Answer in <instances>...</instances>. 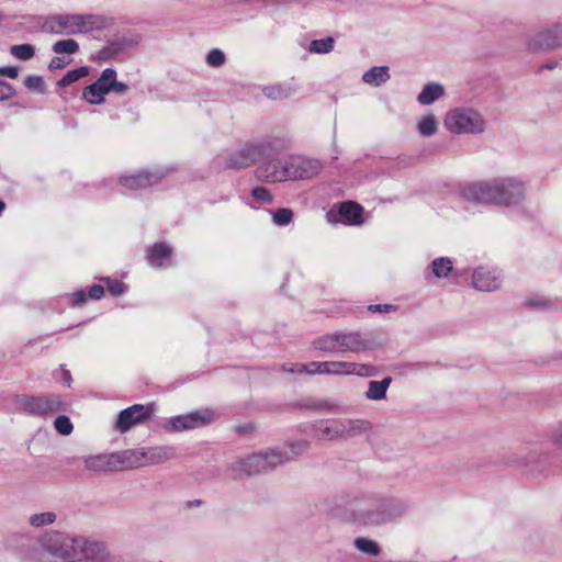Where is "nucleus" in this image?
<instances>
[{"label": "nucleus", "mask_w": 562, "mask_h": 562, "mask_svg": "<svg viewBox=\"0 0 562 562\" xmlns=\"http://www.w3.org/2000/svg\"><path fill=\"white\" fill-rule=\"evenodd\" d=\"M461 194L467 201L484 204L512 205L522 199V190L519 186L510 184L504 188L491 186L485 181L470 183L462 189Z\"/></svg>", "instance_id": "nucleus-1"}, {"label": "nucleus", "mask_w": 562, "mask_h": 562, "mask_svg": "<svg viewBox=\"0 0 562 562\" xmlns=\"http://www.w3.org/2000/svg\"><path fill=\"white\" fill-rule=\"evenodd\" d=\"M78 538L49 532L40 540L41 550L32 555L33 562H76Z\"/></svg>", "instance_id": "nucleus-2"}, {"label": "nucleus", "mask_w": 562, "mask_h": 562, "mask_svg": "<svg viewBox=\"0 0 562 562\" xmlns=\"http://www.w3.org/2000/svg\"><path fill=\"white\" fill-rule=\"evenodd\" d=\"M316 350L337 352H360L371 348V345L361 338L359 333H335L326 334L313 340Z\"/></svg>", "instance_id": "nucleus-3"}, {"label": "nucleus", "mask_w": 562, "mask_h": 562, "mask_svg": "<svg viewBox=\"0 0 562 562\" xmlns=\"http://www.w3.org/2000/svg\"><path fill=\"white\" fill-rule=\"evenodd\" d=\"M443 125L454 134H481L485 131L483 116L471 108H456L448 111Z\"/></svg>", "instance_id": "nucleus-4"}, {"label": "nucleus", "mask_w": 562, "mask_h": 562, "mask_svg": "<svg viewBox=\"0 0 562 562\" xmlns=\"http://www.w3.org/2000/svg\"><path fill=\"white\" fill-rule=\"evenodd\" d=\"M274 173L284 176H316L322 171V165L316 159L301 155H290L278 160Z\"/></svg>", "instance_id": "nucleus-5"}, {"label": "nucleus", "mask_w": 562, "mask_h": 562, "mask_svg": "<svg viewBox=\"0 0 562 562\" xmlns=\"http://www.w3.org/2000/svg\"><path fill=\"white\" fill-rule=\"evenodd\" d=\"M21 411L34 416H46L63 408V402L56 394L43 396H22L18 400Z\"/></svg>", "instance_id": "nucleus-6"}, {"label": "nucleus", "mask_w": 562, "mask_h": 562, "mask_svg": "<svg viewBox=\"0 0 562 562\" xmlns=\"http://www.w3.org/2000/svg\"><path fill=\"white\" fill-rule=\"evenodd\" d=\"M290 458L277 450L254 453L244 459L243 470L251 475L259 474L274 469L277 465L288 461Z\"/></svg>", "instance_id": "nucleus-7"}, {"label": "nucleus", "mask_w": 562, "mask_h": 562, "mask_svg": "<svg viewBox=\"0 0 562 562\" xmlns=\"http://www.w3.org/2000/svg\"><path fill=\"white\" fill-rule=\"evenodd\" d=\"M155 411V404L147 405L134 404L120 412L115 422V429L124 434L134 426L142 424L150 418Z\"/></svg>", "instance_id": "nucleus-8"}, {"label": "nucleus", "mask_w": 562, "mask_h": 562, "mask_svg": "<svg viewBox=\"0 0 562 562\" xmlns=\"http://www.w3.org/2000/svg\"><path fill=\"white\" fill-rule=\"evenodd\" d=\"M270 153L269 143L247 144L227 161V166L233 169L245 168L268 157Z\"/></svg>", "instance_id": "nucleus-9"}, {"label": "nucleus", "mask_w": 562, "mask_h": 562, "mask_svg": "<svg viewBox=\"0 0 562 562\" xmlns=\"http://www.w3.org/2000/svg\"><path fill=\"white\" fill-rule=\"evenodd\" d=\"M113 74V68H105L95 82L87 86L82 90V98L90 104H102L104 102V95L111 92Z\"/></svg>", "instance_id": "nucleus-10"}, {"label": "nucleus", "mask_w": 562, "mask_h": 562, "mask_svg": "<svg viewBox=\"0 0 562 562\" xmlns=\"http://www.w3.org/2000/svg\"><path fill=\"white\" fill-rule=\"evenodd\" d=\"M322 374H357L360 376H373L376 369L370 364H358L346 361H324Z\"/></svg>", "instance_id": "nucleus-11"}, {"label": "nucleus", "mask_w": 562, "mask_h": 562, "mask_svg": "<svg viewBox=\"0 0 562 562\" xmlns=\"http://www.w3.org/2000/svg\"><path fill=\"white\" fill-rule=\"evenodd\" d=\"M85 464L88 470L94 472L124 471L122 451L89 457L85 460Z\"/></svg>", "instance_id": "nucleus-12"}, {"label": "nucleus", "mask_w": 562, "mask_h": 562, "mask_svg": "<svg viewBox=\"0 0 562 562\" xmlns=\"http://www.w3.org/2000/svg\"><path fill=\"white\" fill-rule=\"evenodd\" d=\"M529 47L533 50H543L562 46V25L547 29L529 41Z\"/></svg>", "instance_id": "nucleus-13"}, {"label": "nucleus", "mask_w": 562, "mask_h": 562, "mask_svg": "<svg viewBox=\"0 0 562 562\" xmlns=\"http://www.w3.org/2000/svg\"><path fill=\"white\" fill-rule=\"evenodd\" d=\"M74 13L53 14L48 16L43 24V29L53 34H76V23Z\"/></svg>", "instance_id": "nucleus-14"}, {"label": "nucleus", "mask_w": 562, "mask_h": 562, "mask_svg": "<svg viewBox=\"0 0 562 562\" xmlns=\"http://www.w3.org/2000/svg\"><path fill=\"white\" fill-rule=\"evenodd\" d=\"M76 23V34L90 33L93 31H101L108 27L112 20L100 14H80L74 13Z\"/></svg>", "instance_id": "nucleus-15"}, {"label": "nucleus", "mask_w": 562, "mask_h": 562, "mask_svg": "<svg viewBox=\"0 0 562 562\" xmlns=\"http://www.w3.org/2000/svg\"><path fill=\"white\" fill-rule=\"evenodd\" d=\"M213 414L209 411L194 412L188 415L177 416L171 418L170 424L173 430L181 431L184 429H192L201 425L210 423Z\"/></svg>", "instance_id": "nucleus-16"}, {"label": "nucleus", "mask_w": 562, "mask_h": 562, "mask_svg": "<svg viewBox=\"0 0 562 562\" xmlns=\"http://www.w3.org/2000/svg\"><path fill=\"white\" fill-rule=\"evenodd\" d=\"M76 562H98L105 557L104 547L98 542L87 541L85 538H78Z\"/></svg>", "instance_id": "nucleus-17"}, {"label": "nucleus", "mask_w": 562, "mask_h": 562, "mask_svg": "<svg viewBox=\"0 0 562 562\" xmlns=\"http://www.w3.org/2000/svg\"><path fill=\"white\" fill-rule=\"evenodd\" d=\"M472 283L479 291H494L501 284V277L496 271L480 268L474 271Z\"/></svg>", "instance_id": "nucleus-18"}, {"label": "nucleus", "mask_w": 562, "mask_h": 562, "mask_svg": "<svg viewBox=\"0 0 562 562\" xmlns=\"http://www.w3.org/2000/svg\"><path fill=\"white\" fill-rule=\"evenodd\" d=\"M124 470L151 465L149 448L128 449L122 451Z\"/></svg>", "instance_id": "nucleus-19"}, {"label": "nucleus", "mask_w": 562, "mask_h": 562, "mask_svg": "<svg viewBox=\"0 0 562 562\" xmlns=\"http://www.w3.org/2000/svg\"><path fill=\"white\" fill-rule=\"evenodd\" d=\"M315 437L318 439L336 440L344 439L341 419H330L315 428Z\"/></svg>", "instance_id": "nucleus-20"}, {"label": "nucleus", "mask_w": 562, "mask_h": 562, "mask_svg": "<svg viewBox=\"0 0 562 562\" xmlns=\"http://www.w3.org/2000/svg\"><path fill=\"white\" fill-rule=\"evenodd\" d=\"M344 222L349 225H360L363 223V207L353 201L342 202L338 210Z\"/></svg>", "instance_id": "nucleus-21"}, {"label": "nucleus", "mask_w": 562, "mask_h": 562, "mask_svg": "<svg viewBox=\"0 0 562 562\" xmlns=\"http://www.w3.org/2000/svg\"><path fill=\"white\" fill-rule=\"evenodd\" d=\"M172 249L164 243H156L147 249L146 259L153 267H161L171 257Z\"/></svg>", "instance_id": "nucleus-22"}, {"label": "nucleus", "mask_w": 562, "mask_h": 562, "mask_svg": "<svg viewBox=\"0 0 562 562\" xmlns=\"http://www.w3.org/2000/svg\"><path fill=\"white\" fill-rule=\"evenodd\" d=\"M390 79L389 68L386 66H374L362 76V80L371 86L379 87Z\"/></svg>", "instance_id": "nucleus-23"}, {"label": "nucleus", "mask_w": 562, "mask_h": 562, "mask_svg": "<svg viewBox=\"0 0 562 562\" xmlns=\"http://www.w3.org/2000/svg\"><path fill=\"white\" fill-rule=\"evenodd\" d=\"M392 382L391 376H386L381 381H370L368 391L366 393L367 398L372 401H380L385 398L386 390Z\"/></svg>", "instance_id": "nucleus-24"}, {"label": "nucleus", "mask_w": 562, "mask_h": 562, "mask_svg": "<svg viewBox=\"0 0 562 562\" xmlns=\"http://www.w3.org/2000/svg\"><path fill=\"white\" fill-rule=\"evenodd\" d=\"M341 424L344 428V439L351 438L371 428L370 423L363 419H341Z\"/></svg>", "instance_id": "nucleus-25"}, {"label": "nucleus", "mask_w": 562, "mask_h": 562, "mask_svg": "<svg viewBox=\"0 0 562 562\" xmlns=\"http://www.w3.org/2000/svg\"><path fill=\"white\" fill-rule=\"evenodd\" d=\"M443 87L439 83H429L418 94V102L424 105L434 103L443 95Z\"/></svg>", "instance_id": "nucleus-26"}, {"label": "nucleus", "mask_w": 562, "mask_h": 562, "mask_svg": "<svg viewBox=\"0 0 562 562\" xmlns=\"http://www.w3.org/2000/svg\"><path fill=\"white\" fill-rule=\"evenodd\" d=\"M176 457L175 448L170 446H160V447H150L149 448V459L151 461V465L159 464L171 460Z\"/></svg>", "instance_id": "nucleus-27"}, {"label": "nucleus", "mask_w": 562, "mask_h": 562, "mask_svg": "<svg viewBox=\"0 0 562 562\" xmlns=\"http://www.w3.org/2000/svg\"><path fill=\"white\" fill-rule=\"evenodd\" d=\"M262 92L267 98L273 101H280L289 98L294 90L290 86L274 85L263 87Z\"/></svg>", "instance_id": "nucleus-28"}, {"label": "nucleus", "mask_w": 562, "mask_h": 562, "mask_svg": "<svg viewBox=\"0 0 562 562\" xmlns=\"http://www.w3.org/2000/svg\"><path fill=\"white\" fill-rule=\"evenodd\" d=\"M417 131L422 136H432L438 131V122L432 114L426 115L420 119L417 124Z\"/></svg>", "instance_id": "nucleus-29"}, {"label": "nucleus", "mask_w": 562, "mask_h": 562, "mask_svg": "<svg viewBox=\"0 0 562 562\" xmlns=\"http://www.w3.org/2000/svg\"><path fill=\"white\" fill-rule=\"evenodd\" d=\"M53 52L59 54H76L79 50V44L72 38L57 41L53 47Z\"/></svg>", "instance_id": "nucleus-30"}, {"label": "nucleus", "mask_w": 562, "mask_h": 562, "mask_svg": "<svg viewBox=\"0 0 562 562\" xmlns=\"http://www.w3.org/2000/svg\"><path fill=\"white\" fill-rule=\"evenodd\" d=\"M431 270L437 278H446L452 271V261L447 257L437 258L431 263Z\"/></svg>", "instance_id": "nucleus-31"}, {"label": "nucleus", "mask_w": 562, "mask_h": 562, "mask_svg": "<svg viewBox=\"0 0 562 562\" xmlns=\"http://www.w3.org/2000/svg\"><path fill=\"white\" fill-rule=\"evenodd\" d=\"M88 74H89V68L86 66H82V67H79L76 69H71L58 81V86L67 87L71 83L78 81L79 79L88 76Z\"/></svg>", "instance_id": "nucleus-32"}, {"label": "nucleus", "mask_w": 562, "mask_h": 562, "mask_svg": "<svg viewBox=\"0 0 562 562\" xmlns=\"http://www.w3.org/2000/svg\"><path fill=\"white\" fill-rule=\"evenodd\" d=\"M10 53L20 60H29L34 57L35 49L31 44H20L11 46Z\"/></svg>", "instance_id": "nucleus-33"}, {"label": "nucleus", "mask_w": 562, "mask_h": 562, "mask_svg": "<svg viewBox=\"0 0 562 562\" xmlns=\"http://www.w3.org/2000/svg\"><path fill=\"white\" fill-rule=\"evenodd\" d=\"M334 45L333 37H325L321 40H314L310 44V52L316 54H326L331 52Z\"/></svg>", "instance_id": "nucleus-34"}, {"label": "nucleus", "mask_w": 562, "mask_h": 562, "mask_svg": "<svg viewBox=\"0 0 562 562\" xmlns=\"http://www.w3.org/2000/svg\"><path fill=\"white\" fill-rule=\"evenodd\" d=\"M150 178H119V184L125 190H137L151 184Z\"/></svg>", "instance_id": "nucleus-35"}, {"label": "nucleus", "mask_w": 562, "mask_h": 562, "mask_svg": "<svg viewBox=\"0 0 562 562\" xmlns=\"http://www.w3.org/2000/svg\"><path fill=\"white\" fill-rule=\"evenodd\" d=\"M355 546L361 552L372 557L378 555L380 552L378 543L366 538H357L355 540Z\"/></svg>", "instance_id": "nucleus-36"}, {"label": "nucleus", "mask_w": 562, "mask_h": 562, "mask_svg": "<svg viewBox=\"0 0 562 562\" xmlns=\"http://www.w3.org/2000/svg\"><path fill=\"white\" fill-rule=\"evenodd\" d=\"M56 515L52 512L34 514L30 517V524L34 527H43L55 521Z\"/></svg>", "instance_id": "nucleus-37"}, {"label": "nucleus", "mask_w": 562, "mask_h": 562, "mask_svg": "<svg viewBox=\"0 0 562 562\" xmlns=\"http://www.w3.org/2000/svg\"><path fill=\"white\" fill-rule=\"evenodd\" d=\"M54 426H55L56 430L63 436L70 435L74 429V426H72L70 419L65 415L57 416L54 422Z\"/></svg>", "instance_id": "nucleus-38"}, {"label": "nucleus", "mask_w": 562, "mask_h": 562, "mask_svg": "<svg viewBox=\"0 0 562 562\" xmlns=\"http://www.w3.org/2000/svg\"><path fill=\"white\" fill-rule=\"evenodd\" d=\"M225 54L218 48L211 49L206 55V63L211 67L218 68L225 64Z\"/></svg>", "instance_id": "nucleus-39"}, {"label": "nucleus", "mask_w": 562, "mask_h": 562, "mask_svg": "<svg viewBox=\"0 0 562 562\" xmlns=\"http://www.w3.org/2000/svg\"><path fill=\"white\" fill-rule=\"evenodd\" d=\"M293 218V212L290 209H278L273 213V222L277 225H288Z\"/></svg>", "instance_id": "nucleus-40"}, {"label": "nucleus", "mask_w": 562, "mask_h": 562, "mask_svg": "<svg viewBox=\"0 0 562 562\" xmlns=\"http://www.w3.org/2000/svg\"><path fill=\"white\" fill-rule=\"evenodd\" d=\"M24 85L29 90H35L43 92L45 89L44 80L41 76L31 75L27 76L24 80Z\"/></svg>", "instance_id": "nucleus-41"}, {"label": "nucleus", "mask_w": 562, "mask_h": 562, "mask_svg": "<svg viewBox=\"0 0 562 562\" xmlns=\"http://www.w3.org/2000/svg\"><path fill=\"white\" fill-rule=\"evenodd\" d=\"M324 362L313 361L307 364H300L297 372L308 374H322Z\"/></svg>", "instance_id": "nucleus-42"}, {"label": "nucleus", "mask_w": 562, "mask_h": 562, "mask_svg": "<svg viewBox=\"0 0 562 562\" xmlns=\"http://www.w3.org/2000/svg\"><path fill=\"white\" fill-rule=\"evenodd\" d=\"M15 95V89L12 85L0 80V101H5Z\"/></svg>", "instance_id": "nucleus-43"}, {"label": "nucleus", "mask_w": 562, "mask_h": 562, "mask_svg": "<svg viewBox=\"0 0 562 562\" xmlns=\"http://www.w3.org/2000/svg\"><path fill=\"white\" fill-rule=\"evenodd\" d=\"M252 196L262 203L272 202V196L266 188L257 187L251 192Z\"/></svg>", "instance_id": "nucleus-44"}, {"label": "nucleus", "mask_w": 562, "mask_h": 562, "mask_svg": "<svg viewBox=\"0 0 562 562\" xmlns=\"http://www.w3.org/2000/svg\"><path fill=\"white\" fill-rule=\"evenodd\" d=\"M368 310L372 313H391L396 311V306L392 304H372Z\"/></svg>", "instance_id": "nucleus-45"}, {"label": "nucleus", "mask_w": 562, "mask_h": 562, "mask_svg": "<svg viewBox=\"0 0 562 562\" xmlns=\"http://www.w3.org/2000/svg\"><path fill=\"white\" fill-rule=\"evenodd\" d=\"M128 91V86L124 82L116 80V71L114 70L113 74V85H111V92L117 93V94H124Z\"/></svg>", "instance_id": "nucleus-46"}, {"label": "nucleus", "mask_w": 562, "mask_h": 562, "mask_svg": "<svg viewBox=\"0 0 562 562\" xmlns=\"http://www.w3.org/2000/svg\"><path fill=\"white\" fill-rule=\"evenodd\" d=\"M70 63V59L66 60L65 58L63 57H53L52 60L49 61V65H48V68L50 70H57V69H63L64 67H66L68 64Z\"/></svg>", "instance_id": "nucleus-47"}, {"label": "nucleus", "mask_w": 562, "mask_h": 562, "mask_svg": "<svg viewBox=\"0 0 562 562\" xmlns=\"http://www.w3.org/2000/svg\"><path fill=\"white\" fill-rule=\"evenodd\" d=\"M104 289L100 284H93L88 290V297L91 300H99L103 296Z\"/></svg>", "instance_id": "nucleus-48"}, {"label": "nucleus", "mask_w": 562, "mask_h": 562, "mask_svg": "<svg viewBox=\"0 0 562 562\" xmlns=\"http://www.w3.org/2000/svg\"><path fill=\"white\" fill-rule=\"evenodd\" d=\"M315 408L325 413H336L338 411V406L336 404L329 403L327 401L317 403Z\"/></svg>", "instance_id": "nucleus-49"}, {"label": "nucleus", "mask_w": 562, "mask_h": 562, "mask_svg": "<svg viewBox=\"0 0 562 562\" xmlns=\"http://www.w3.org/2000/svg\"><path fill=\"white\" fill-rule=\"evenodd\" d=\"M19 75L18 68L14 66H2L0 67V76H4L8 78H16Z\"/></svg>", "instance_id": "nucleus-50"}, {"label": "nucleus", "mask_w": 562, "mask_h": 562, "mask_svg": "<svg viewBox=\"0 0 562 562\" xmlns=\"http://www.w3.org/2000/svg\"><path fill=\"white\" fill-rule=\"evenodd\" d=\"M71 296L74 305H81L89 299L85 290L76 291Z\"/></svg>", "instance_id": "nucleus-51"}, {"label": "nucleus", "mask_w": 562, "mask_h": 562, "mask_svg": "<svg viewBox=\"0 0 562 562\" xmlns=\"http://www.w3.org/2000/svg\"><path fill=\"white\" fill-rule=\"evenodd\" d=\"M109 291L114 295H120L124 292V285L121 282H115L109 285Z\"/></svg>", "instance_id": "nucleus-52"}, {"label": "nucleus", "mask_w": 562, "mask_h": 562, "mask_svg": "<svg viewBox=\"0 0 562 562\" xmlns=\"http://www.w3.org/2000/svg\"><path fill=\"white\" fill-rule=\"evenodd\" d=\"M552 441L560 448H562V427L555 430L552 435Z\"/></svg>", "instance_id": "nucleus-53"}, {"label": "nucleus", "mask_w": 562, "mask_h": 562, "mask_svg": "<svg viewBox=\"0 0 562 562\" xmlns=\"http://www.w3.org/2000/svg\"><path fill=\"white\" fill-rule=\"evenodd\" d=\"M291 447L294 448V445H291ZM295 447L299 448V451H296L295 453H300V452L304 451L307 448V442L306 441H301V442L296 443Z\"/></svg>", "instance_id": "nucleus-54"}, {"label": "nucleus", "mask_w": 562, "mask_h": 562, "mask_svg": "<svg viewBox=\"0 0 562 562\" xmlns=\"http://www.w3.org/2000/svg\"><path fill=\"white\" fill-rule=\"evenodd\" d=\"M202 504V501L201 499H194V501H189L187 502V506L188 507H192V506H200Z\"/></svg>", "instance_id": "nucleus-55"}, {"label": "nucleus", "mask_w": 562, "mask_h": 562, "mask_svg": "<svg viewBox=\"0 0 562 562\" xmlns=\"http://www.w3.org/2000/svg\"><path fill=\"white\" fill-rule=\"evenodd\" d=\"M530 305L531 306H546V303L532 300V301H530Z\"/></svg>", "instance_id": "nucleus-56"}, {"label": "nucleus", "mask_w": 562, "mask_h": 562, "mask_svg": "<svg viewBox=\"0 0 562 562\" xmlns=\"http://www.w3.org/2000/svg\"><path fill=\"white\" fill-rule=\"evenodd\" d=\"M64 376H65V381L69 384V382L71 380L69 372L65 371Z\"/></svg>", "instance_id": "nucleus-57"}, {"label": "nucleus", "mask_w": 562, "mask_h": 562, "mask_svg": "<svg viewBox=\"0 0 562 562\" xmlns=\"http://www.w3.org/2000/svg\"><path fill=\"white\" fill-rule=\"evenodd\" d=\"M4 207H5L4 202H2V201L0 200V214L2 213V211L4 210Z\"/></svg>", "instance_id": "nucleus-58"}, {"label": "nucleus", "mask_w": 562, "mask_h": 562, "mask_svg": "<svg viewBox=\"0 0 562 562\" xmlns=\"http://www.w3.org/2000/svg\"><path fill=\"white\" fill-rule=\"evenodd\" d=\"M282 370L288 371V372H290V373H293V372H294V370H293V369H286L284 366L282 367Z\"/></svg>", "instance_id": "nucleus-59"}, {"label": "nucleus", "mask_w": 562, "mask_h": 562, "mask_svg": "<svg viewBox=\"0 0 562 562\" xmlns=\"http://www.w3.org/2000/svg\"><path fill=\"white\" fill-rule=\"evenodd\" d=\"M547 68L552 69V68H553L552 64H549V65L547 66Z\"/></svg>", "instance_id": "nucleus-60"}]
</instances>
